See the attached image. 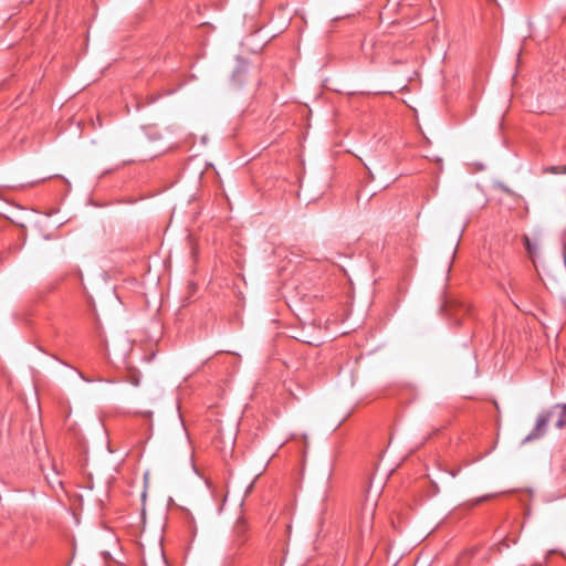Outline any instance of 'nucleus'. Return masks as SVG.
<instances>
[{"instance_id": "1", "label": "nucleus", "mask_w": 566, "mask_h": 566, "mask_svg": "<svg viewBox=\"0 0 566 566\" xmlns=\"http://www.w3.org/2000/svg\"><path fill=\"white\" fill-rule=\"evenodd\" d=\"M552 417H553V411L548 410V411L541 412L537 416L535 427L523 439L522 443L524 444V443L531 442L533 440H536V439H539L541 437H543L544 433L546 432V428H547L548 422H549Z\"/></svg>"}, {"instance_id": "2", "label": "nucleus", "mask_w": 566, "mask_h": 566, "mask_svg": "<svg viewBox=\"0 0 566 566\" xmlns=\"http://www.w3.org/2000/svg\"><path fill=\"white\" fill-rule=\"evenodd\" d=\"M549 411H553V416L558 411V418L556 420V428L563 429L566 427V403L565 405H555L553 406Z\"/></svg>"}, {"instance_id": "3", "label": "nucleus", "mask_w": 566, "mask_h": 566, "mask_svg": "<svg viewBox=\"0 0 566 566\" xmlns=\"http://www.w3.org/2000/svg\"><path fill=\"white\" fill-rule=\"evenodd\" d=\"M247 531V525L243 518H239L234 525L233 534L235 536V542L238 545L243 543V535Z\"/></svg>"}, {"instance_id": "4", "label": "nucleus", "mask_w": 566, "mask_h": 566, "mask_svg": "<svg viewBox=\"0 0 566 566\" xmlns=\"http://www.w3.org/2000/svg\"><path fill=\"white\" fill-rule=\"evenodd\" d=\"M525 249L531 258H533L534 253L536 252V244L533 243L527 235L523 237Z\"/></svg>"}, {"instance_id": "5", "label": "nucleus", "mask_w": 566, "mask_h": 566, "mask_svg": "<svg viewBox=\"0 0 566 566\" xmlns=\"http://www.w3.org/2000/svg\"><path fill=\"white\" fill-rule=\"evenodd\" d=\"M549 170L553 174H566V165L560 166V167L559 166H553V167H551Z\"/></svg>"}, {"instance_id": "6", "label": "nucleus", "mask_w": 566, "mask_h": 566, "mask_svg": "<svg viewBox=\"0 0 566 566\" xmlns=\"http://www.w3.org/2000/svg\"><path fill=\"white\" fill-rule=\"evenodd\" d=\"M78 375H80V377H81L84 381H86V382H91V381H92L90 378L85 377V376H84L82 373H80V371H78Z\"/></svg>"}, {"instance_id": "7", "label": "nucleus", "mask_w": 566, "mask_h": 566, "mask_svg": "<svg viewBox=\"0 0 566 566\" xmlns=\"http://www.w3.org/2000/svg\"><path fill=\"white\" fill-rule=\"evenodd\" d=\"M500 546L509 547L510 545H509V544L506 543V541L504 539V541H502V542L500 543Z\"/></svg>"}, {"instance_id": "8", "label": "nucleus", "mask_w": 566, "mask_h": 566, "mask_svg": "<svg viewBox=\"0 0 566 566\" xmlns=\"http://www.w3.org/2000/svg\"><path fill=\"white\" fill-rule=\"evenodd\" d=\"M144 415H145L146 417H151L153 412H151V411H146Z\"/></svg>"}, {"instance_id": "9", "label": "nucleus", "mask_w": 566, "mask_h": 566, "mask_svg": "<svg viewBox=\"0 0 566 566\" xmlns=\"http://www.w3.org/2000/svg\"><path fill=\"white\" fill-rule=\"evenodd\" d=\"M51 484H54V483H57V484H61L62 482L60 480H56V481H50Z\"/></svg>"}]
</instances>
